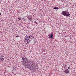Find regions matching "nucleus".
Listing matches in <instances>:
<instances>
[{"label":"nucleus","instance_id":"9d476101","mask_svg":"<svg viewBox=\"0 0 76 76\" xmlns=\"http://www.w3.org/2000/svg\"><path fill=\"white\" fill-rule=\"evenodd\" d=\"M0 60L1 61H4V58H1L0 59Z\"/></svg>","mask_w":76,"mask_h":76},{"label":"nucleus","instance_id":"ddd939ff","mask_svg":"<svg viewBox=\"0 0 76 76\" xmlns=\"http://www.w3.org/2000/svg\"><path fill=\"white\" fill-rule=\"evenodd\" d=\"M32 20V18H31V17H30V20Z\"/></svg>","mask_w":76,"mask_h":76},{"label":"nucleus","instance_id":"7ed1b4c3","mask_svg":"<svg viewBox=\"0 0 76 76\" xmlns=\"http://www.w3.org/2000/svg\"><path fill=\"white\" fill-rule=\"evenodd\" d=\"M21 64H22L24 66L26 67V68H29L31 67V66H30V64H28V65L27 64H26L25 61V60L23 61H22L21 62Z\"/></svg>","mask_w":76,"mask_h":76},{"label":"nucleus","instance_id":"5701e85b","mask_svg":"<svg viewBox=\"0 0 76 76\" xmlns=\"http://www.w3.org/2000/svg\"><path fill=\"white\" fill-rule=\"evenodd\" d=\"M1 15V13H0V16Z\"/></svg>","mask_w":76,"mask_h":76},{"label":"nucleus","instance_id":"423d86ee","mask_svg":"<svg viewBox=\"0 0 76 76\" xmlns=\"http://www.w3.org/2000/svg\"><path fill=\"white\" fill-rule=\"evenodd\" d=\"M49 37L50 38H52L53 37V33H52L50 35H49Z\"/></svg>","mask_w":76,"mask_h":76},{"label":"nucleus","instance_id":"aec40b11","mask_svg":"<svg viewBox=\"0 0 76 76\" xmlns=\"http://www.w3.org/2000/svg\"><path fill=\"white\" fill-rule=\"evenodd\" d=\"M16 38H18V37H19V36H16Z\"/></svg>","mask_w":76,"mask_h":76},{"label":"nucleus","instance_id":"f257e3e1","mask_svg":"<svg viewBox=\"0 0 76 76\" xmlns=\"http://www.w3.org/2000/svg\"><path fill=\"white\" fill-rule=\"evenodd\" d=\"M34 37L31 35H27L25 36L24 39V41L26 42V44H29L34 38Z\"/></svg>","mask_w":76,"mask_h":76},{"label":"nucleus","instance_id":"6ab92c4d","mask_svg":"<svg viewBox=\"0 0 76 76\" xmlns=\"http://www.w3.org/2000/svg\"><path fill=\"white\" fill-rule=\"evenodd\" d=\"M4 57V56H3V55H2L1 56V57H2V58H3Z\"/></svg>","mask_w":76,"mask_h":76},{"label":"nucleus","instance_id":"4468645a","mask_svg":"<svg viewBox=\"0 0 76 76\" xmlns=\"http://www.w3.org/2000/svg\"><path fill=\"white\" fill-rule=\"evenodd\" d=\"M18 19H19V20H21V18H18Z\"/></svg>","mask_w":76,"mask_h":76},{"label":"nucleus","instance_id":"a211bd4d","mask_svg":"<svg viewBox=\"0 0 76 76\" xmlns=\"http://www.w3.org/2000/svg\"><path fill=\"white\" fill-rule=\"evenodd\" d=\"M28 19H29V20H30V18H27Z\"/></svg>","mask_w":76,"mask_h":76},{"label":"nucleus","instance_id":"412c9836","mask_svg":"<svg viewBox=\"0 0 76 76\" xmlns=\"http://www.w3.org/2000/svg\"><path fill=\"white\" fill-rule=\"evenodd\" d=\"M27 16H28V18H29V16H28V15Z\"/></svg>","mask_w":76,"mask_h":76},{"label":"nucleus","instance_id":"0eeeda50","mask_svg":"<svg viewBox=\"0 0 76 76\" xmlns=\"http://www.w3.org/2000/svg\"><path fill=\"white\" fill-rule=\"evenodd\" d=\"M24 61L25 62H26V64H28V63L29 62V60L28 59L25 60H24Z\"/></svg>","mask_w":76,"mask_h":76},{"label":"nucleus","instance_id":"2eb2a0df","mask_svg":"<svg viewBox=\"0 0 76 76\" xmlns=\"http://www.w3.org/2000/svg\"><path fill=\"white\" fill-rule=\"evenodd\" d=\"M24 60H27V58H26V57H25L24 58Z\"/></svg>","mask_w":76,"mask_h":76},{"label":"nucleus","instance_id":"b1692460","mask_svg":"<svg viewBox=\"0 0 76 76\" xmlns=\"http://www.w3.org/2000/svg\"><path fill=\"white\" fill-rule=\"evenodd\" d=\"M65 67H66V66H65Z\"/></svg>","mask_w":76,"mask_h":76},{"label":"nucleus","instance_id":"dca6fc26","mask_svg":"<svg viewBox=\"0 0 76 76\" xmlns=\"http://www.w3.org/2000/svg\"><path fill=\"white\" fill-rule=\"evenodd\" d=\"M22 60H25V58L23 57H22Z\"/></svg>","mask_w":76,"mask_h":76},{"label":"nucleus","instance_id":"1a4fd4ad","mask_svg":"<svg viewBox=\"0 0 76 76\" xmlns=\"http://www.w3.org/2000/svg\"><path fill=\"white\" fill-rule=\"evenodd\" d=\"M58 7H55L54 8V9H55L56 10H58Z\"/></svg>","mask_w":76,"mask_h":76},{"label":"nucleus","instance_id":"20e7f679","mask_svg":"<svg viewBox=\"0 0 76 76\" xmlns=\"http://www.w3.org/2000/svg\"><path fill=\"white\" fill-rule=\"evenodd\" d=\"M29 64H30V66H31V67L28 68V69H29L30 68V70H32V69L33 70H35V69H37V66L35 65H33L32 67L31 65V63H29Z\"/></svg>","mask_w":76,"mask_h":76},{"label":"nucleus","instance_id":"39448f33","mask_svg":"<svg viewBox=\"0 0 76 76\" xmlns=\"http://www.w3.org/2000/svg\"><path fill=\"white\" fill-rule=\"evenodd\" d=\"M64 72H65V73H66V74H67V73H70L69 70L68 69L65 70Z\"/></svg>","mask_w":76,"mask_h":76},{"label":"nucleus","instance_id":"f03ea898","mask_svg":"<svg viewBox=\"0 0 76 76\" xmlns=\"http://www.w3.org/2000/svg\"><path fill=\"white\" fill-rule=\"evenodd\" d=\"M61 14L63 15L64 16H66V17H69V16L70 17L69 12L68 11L65 10L64 11H62Z\"/></svg>","mask_w":76,"mask_h":76},{"label":"nucleus","instance_id":"f3484780","mask_svg":"<svg viewBox=\"0 0 76 76\" xmlns=\"http://www.w3.org/2000/svg\"><path fill=\"white\" fill-rule=\"evenodd\" d=\"M23 20H24V21H25V20H26V19L23 18Z\"/></svg>","mask_w":76,"mask_h":76},{"label":"nucleus","instance_id":"f8f14e48","mask_svg":"<svg viewBox=\"0 0 76 76\" xmlns=\"http://www.w3.org/2000/svg\"><path fill=\"white\" fill-rule=\"evenodd\" d=\"M34 23H36V24H38V23H37V21H34Z\"/></svg>","mask_w":76,"mask_h":76},{"label":"nucleus","instance_id":"9b49d317","mask_svg":"<svg viewBox=\"0 0 76 76\" xmlns=\"http://www.w3.org/2000/svg\"><path fill=\"white\" fill-rule=\"evenodd\" d=\"M13 69L14 70H16V67L15 66H14L13 68Z\"/></svg>","mask_w":76,"mask_h":76},{"label":"nucleus","instance_id":"6e6552de","mask_svg":"<svg viewBox=\"0 0 76 76\" xmlns=\"http://www.w3.org/2000/svg\"><path fill=\"white\" fill-rule=\"evenodd\" d=\"M31 63V66H35L34 65V62H32Z\"/></svg>","mask_w":76,"mask_h":76},{"label":"nucleus","instance_id":"393cba45","mask_svg":"<svg viewBox=\"0 0 76 76\" xmlns=\"http://www.w3.org/2000/svg\"><path fill=\"white\" fill-rule=\"evenodd\" d=\"M73 6H74V5H73Z\"/></svg>","mask_w":76,"mask_h":76},{"label":"nucleus","instance_id":"4be33fe9","mask_svg":"<svg viewBox=\"0 0 76 76\" xmlns=\"http://www.w3.org/2000/svg\"><path fill=\"white\" fill-rule=\"evenodd\" d=\"M68 69H70V67H68Z\"/></svg>","mask_w":76,"mask_h":76}]
</instances>
